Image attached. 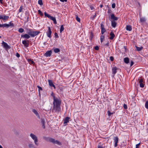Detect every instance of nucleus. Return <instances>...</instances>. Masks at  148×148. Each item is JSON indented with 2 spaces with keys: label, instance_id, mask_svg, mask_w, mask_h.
Returning <instances> with one entry per match:
<instances>
[{
  "label": "nucleus",
  "instance_id": "nucleus-61",
  "mask_svg": "<svg viewBox=\"0 0 148 148\" xmlns=\"http://www.w3.org/2000/svg\"><path fill=\"white\" fill-rule=\"evenodd\" d=\"M90 8L91 10L93 9L94 8L92 7H90Z\"/></svg>",
  "mask_w": 148,
  "mask_h": 148
},
{
  "label": "nucleus",
  "instance_id": "nucleus-32",
  "mask_svg": "<svg viewBox=\"0 0 148 148\" xmlns=\"http://www.w3.org/2000/svg\"><path fill=\"white\" fill-rule=\"evenodd\" d=\"M145 107L147 109H148V101H147L145 104Z\"/></svg>",
  "mask_w": 148,
  "mask_h": 148
},
{
  "label": "nucleus",
  "instance_id": "nucleus-45",
  "mask_svg": "<svg viewBox=\"0 0 148 148\" xmlns=\"http://www.w3.org/2000/svg\"><path fill=\"white\" fill-rule=\"evenodd\" d=\"M140 143H138L136 145V148H139V147L140 145Z\"/></svg>",
  "mask_w": 148,
  "mask_h": 148
},
{
  "label": "nucleus",
  "instance_id": "nucleus-6",
  "mask_svg": "<svg viewBox=\"0 0 148 148\" xmlns=\"http://www.w3.org/2000/svg\"><path fill=\"white\" fill-rule=\"evenodd\" d=\"M13 26L14 24L11 22L9 23V24H3V27H6L7 28L9 27L10 26Z\"/></svg>",
  "mask_w": 148,
  "mask_h": 148
},
{
  "label": "nucleus",
  "instance_id": "nucleus-16",
  "mask_svg": "<svg viewBox=\"0 0 148 148\" xmlns=\"http://www.w3.org/2000/svg\"><path fill=\"white\" fill-rule=\"evenodd\" d=\"M111 19L113 20V21H117L118 20V18L115 16L114 14H112L111 15Z\"/></svg>",
  "mask_w": 148,
  "mask_h": 148
},
{
  "label": "nucleus",
  "instance_id": "nucleus-39",
  "mask_svg": "<svg viewBox=\"0 0 148 148\" xmlns=\"http://www.w3.org/2000/svg\"><path fill=\"white\" fill-rule=\"evenodd\" d=\"M115 6H116V4H115V3H112V8H114L115 7Z\"/></svg>",
  "mask_w": 148,
  "mask_h": 148
},
{
  "label": "nucleus",
  "instance_id": "nucleus-40",
  "mask_svg": "<svg viewBox=\"0 0 148 148\" xmlns=\"http://www.w3.org/2000/svg\"><path fill=\"white\" fill-rule=\"evenodd\" d=\"M108 116H110L111 115V114H112V113H111L109 111H108Z\"/></svg>",
  "mask_w": 148,
  "mask_h": 148
},
{
  "label": "nucleus",
  "instance_id": "nucleus-44",
  "mask_svg": "<svg viewBox=\"0 0 148 148\" xmlns=\"http://www.w3.org/2000/svg\"><path fill=\"white\" fill-rule=\"evenodd\" d=\"M99 49V47L98 46H96L95 47V49L96 50H97Z\"/></svg>",
  "mask_w": 148,
  "mask_h": 148
},
{
  "label": "nucleus",
  "instance_id": "nucleus-10",
  "mask_svg": "<svg viewBox=\"0 0 148 148\" xmlns=\"http://www.w3.org/2000/svg\"><path fill=\"white\" fill-rule=\"evenodd\" d=\"M43 138L46 141L49 142L51 143L53 138L44 136L43 137Z\"/></svg>",
  "mask_w": 148,
  "mask_h": 148
},
{
  "label": "nucleus",
  "instance_id": "nucleus-4",
  "mask_svg": "<svg viewBox=\"0 0 148 148\" xmlns=\"http://www.w3.org/2000/svg\"><path fill=\"white\" fill-rule=\"evenodd\" d=\"M40 32L39 31H30L28 32V34L32 37H34L38 35Z\"/></svg>",
  "mask_w": 148,
  "mask_h": 148
},
{
  "label": "nucleus",
  "instance_id": "nucleus-47",
  "mask_svg": "<svg viewBox=\"0 0 148 148\" xmlns=\"http://www.w3.org/2000/svg\"><path fill=\"white\" fill-rule=\"evenodd\" d=\"M143 80L142 79H141L139 81V83H143Z\"/></svg>",
  "mask_w": 148,
  "mask_h": 148
},
{
  "label": "nucleus",
  "instance_id": "nucleus-18",
  "mask_svg": "<svg viewBox=\"0 0 148 148\" xmlns=\"http://www.w3.org/2000/svg\"><path fill=\"white\" fill-rule=\"evenodd\" d=\"M49 85L51 86H53L54 88H56L55 85L53 84V83L51 80H48Z\"/></svg>",
  "mask_w": 148,
  "mask_h": 148
},
{
  "label": "nucleus",
  "instance_id": "nucleus-8",
  "mask_svg": "<svg viewBox=\"0 0 148 148\" xmlns=\"http://www.w3.org/2000/svg\"><path fill=\"white\" fill-rule=\"evenodd\" d=\"M48 31L47 32V36L50 38H51V29L49 27H48Z\"/></svg>",
  "mask_w": 148,
  "mask_h": 148
},
{
  "label": "nucleus",
  "instance_id": "nucleus-33",
  "mask_svg": "<svg viewBox=\"0 0 148 148\" xmlns=\"http://www.w3.org/2000/svg\"><path fill=\"white\" fill-rule=\"evenodd\" d=\"M38 3L40 5H42V0H39L38 1Z\"/></svg>",
  "mask_w": 148,
  "mask_h": 148
},
{
  "label": "nucleus",
  "instance_id": "nucleus-7",
  "mask_svg": "<svg viewBox=\"0 0 148 148\" xmlns=\"http://www.w3.org/2000/svg\"><path fill=\"white\" fill-rule=\"evenodd\" d=\"M40 122L41 123L42 125V127L43 129L45 128V120L43 118H41L40 120Z\"/></svg>",
  "mask_w": 148,
  "mask_h": 148
},
{
  "label": "nucleus",
  "instance_id": "nucleus-50",
  "mask_svg": "<svg viewBox=\"0 0 148 148\" xmlns=\"http://www.w3.org/2000/svg\"><path fill=\"white\" fill-rule=\"evenodd\" d=\"M16 56L18 58L20 56L19 54L18 53H16Z\"/></svg>",
  "mask_w": 148,
  "mask_h": 148
},
{
  "label": "nucleus",
  "instance_id": "nucleus-13",
  "mask_svg": "<svg viewBox=\"0 0 148 148\" xmlns=\"http://www.w3.org/2000/svg\"><path fill=\"white\" fill-rule=\"evenodd\" d=\"M2 44L5 49H7L9 48V47L8 46L7 43L4 42V41H3Z\"/></svg>",
  "mask_w": 148,
  "mask_h": 148
},
{
  "label": "nucleus",
  "instance_id": "nucleus-2",
  "mask_svg": "<svg viewBox=\"0 0 148 148\" xmlns=\"http://www.w3.org/2000/svg\"><path fill=\"white\" fill-rule=\"evenodd\" d=\"M30 138L34 141V143L36 146H38V139L37 136L34 134L31 133L29 134Z\"/></svg>",
  "mask_w": 148,
  "mask_h": 148
},
{
  "label": "nucleus",
  "instance_id": "nucleus-34",
  "mask_svg": "<svg viewBox=\"0 0 148 148\" xmlns=\"http://www.w3.org/2000/svg\"><path fill=\"white\" fill-rule=\"evenodd\" d=\"M28 61L30 63H31L32 64H34V62L33 61L31 60L30 59H28Z\"/></svg>",
  "mask_w": 148,
  "mask_h": 148
},
{
  "label": "nucleus",
  "instance_id": "nucleus-31",
  "mask_svg": "<svg viewBox=\"0 0 148 148\" xmlns=\"http://www.w3.org/2000/svg\"><path fill=\"white\" fill-rule=\"evenodd\" d=\"M24 31L23 29L22 28H20L18 29V32L20 33H22L24 32Z\"/></svg>",
  "mask_w": 148,
  "mask_h": 148
},
{
  "label": "nucleus",
  "instance_id": "nucleus-53",
  "mask_svg": "<svg viewBox=\"0 0 148 148\" xmlns=\"http://www.w3.org/2000/svg\"><path fill=\"white\" fill-rule=\"evenodd\" d=\"M134 64V62L133 61H132L130 64V66H131Z\"/></svg>",
  "mask_w": 148,
  "mask_h": 148
},
{
  "label": "nucleus",
  "instance_id": "nucleus-20",
  "mask_svg": "<svg viewBox=\"0 0 148 148\" xmlns=\"http://www.w3.org/2000/svg\"><path fill=\"white\" fill-rule=\"evenodd\" d=\"M111 25H112V26L113 27H115L116 26V23L114 21H111Z\"/></svg>",
  "mask_w": 148,
  "mask_h": 148
},
{
  "label": "nucleus",
  "instance_id": "nucleus-9",
  "mask_svg": "<svg viewBox=\"0 0 148 148\" xmlns=\"http://www.w3.org/2000/svg\"><path fill=\"white\" fill-rule=\"evenodd\" d=\"M114 140L115 142L114 147H116L118 142V138L117 137H115L114 138Z\"/></svg>",
  "mask_w": 148,
  "mask_h": 148
},
{
  "label": "nucleus",
  "instance_id": "nucleus-24",
  "mask_svg": "<svg viewBox=\"0 0 148 148\" xmlns=\"http://www.w3.org/2000/svg\"><path fill=\"white\" fill-rule=\"evenodd\" d=\"M21 37L26 38L27 39H28L30 37V36L27 34H25L23 35H22Z\"/></svg>",
  "mask_w": 148,
  "mask_h": 148
},
{
  "label": "nucleus",
  "instance_id": "nucleus-3",
  "mask_svg": "<svg viewBox=\"0 0 148 148\" xmlns=\"http://www.w3.org/2000/svg\"><path fill=\"white\" fill-rule=\"evenodd\" d=\"M44 14L45 16L48 17L51 20L53 21V23L55 24H57V21L56 20V19L55 17H53L50 16V15L48 14L46 12H45L44 13Z\"/></svg>",
  "mask_w": 148,
  "mask_h": 148
},
{
  "label": "nucleus",
  "instance_id": "nucleus-5",
  "mask_svg": "<svg viewBox=\"0 0 148 148\" xmlns=\"http://www.w3.org/2000/svg\"><path fill=\"white\" fill-rule=\"evenodd\" d=\"M51 143L53 144H56L60 146L62 145L61 143L60 142L57 140H56L55 139L53 138H52Z\"/></svg>",
  "mask_w": 148,
  "mask_h": 148
},
{
  "label": "nucleus",
  "instance_id": "nucleus-60",
  "mask_svg": "<svg viewBox=\"0 0 148 148\" xmlns=\"http://www.w3.org/2000/svg\"><path fill=\"white\" fill-rule=\"evenodd\" d=\"M51 96H52L53 97V96H54L53 95V93L52 92L51 94Z\"/></svg>",
  "mask_w": 148,
  "mask_h": 148
},
{
  "label": "nucleus",
  "instance_id": "nucleus-48",
  "mask_svg": "<svg viewBox=\"0 0 148 148\" xmlns=\"http://www.w3.org/2000/svg\"><path fill=\"white\" fill-rule=\"evenodd\" d=\"M54 35H55V36H56V38H58V34L57 33H55Z\"/></svg>",
  "mask_w": 148,
  "mask_h": 148
},
{
  "label": "nucleus",
  "instance_id": "nucleus-42",
  "mask_svg": "<svg viewBox=\"0 0 148 148\" xmlns=\"http://www.w3.org/2000/svg\"><path fill=\"white\" fill-rule=\"evenodd\" d=\"M123 107L125 109H127V105L125 104L123 105Z\"/></svg>",
  "mask_w": 148,
  "mask_h": 148
},
{
  "label": "nucleus",
  "instance_id": "nucleus-41",
  "mask_svg": "<svg viewBox=\"0 0 148 148\" xmlns=\"http://www.w3.org/2000/svg\"><path fill=\"white\" fill-rule=\"evenodd\" d=\"M136 4H137V6H139L140 7V8H140V3L138 2H137L136 3Z\"/></svg>",
  "mask_w": 148,
  "mask_h": 148
},
{
  "label": "nucleus",
  "instance_id": "nucleus-19",
  "mask_svg": "<svg viewBox=\"0 0 148 148\" xmlns=\"http://www.w3.org/2000/svg\"><path fill=\"white\" fill-rule=\"evenodd\" d=\"M117 68L115 67H113L112 69V74H114V75L116 73Z\"/></svg>",
  "mask_w": 148,
  "mask_h": 148
},
{
  "label": "nucleus",
  "instance_id": "nucleus-29",
  "mask_svg": "<svg viewBox=\"0 0 148 148\" xmlns=\"http://www.w3.org/2000/svg\"><path fill=\"white\" fill-rule=\"evenodd\" d=\"M3 16V20H8L9 18L8 16Z\"/></svg>",
  "mask_w": 148,
  "mask_h": 148
},
{
  "label": "nucleus",
  "instance_id": "nucleus-63",
  "mask_svg": "<svg viewBox=\"0 0 148 148\" xmlns=\"http://www.w3.org/2000/svg\"><path fill=\"white\" fill-rule=\"evenodd\" d=\"M22 7L21 6L19 9H22Z\"/></svg>",
  "mask_w": 148,
  "mask_h": 148
},
{
  "label": "nucleus",
  "instance_id": "nucleus-21",
  "mask_svg": "<svg viewBox=\"0 0 148 148\" xmlns=\"http://www.w3.org/2000/svg\"><path fill=\"white\" fill-rule=\"evenodd\" d=\"M110 39L111 40H113L115 36L114 34L112 32H111L110 34Z\"/></svg>",
  "mask_w": 148,
  "mask_h": 148
},
{
  "label": "nucleus",
  "instance_id": "nucleus-27",
  "mask_svg": "<svg viewBox=\"0 0 148 148\" xmlns=\"http://www.w3.org/2000/svg\"><path fill=\"white\" fill-rule=\"evenodd\" d=\"M54 52L56 53H57L60 51V50L59 49L56 48L54 49Z\"/></svg>",
  "mask_w": 148,
  "mask_h": 148
},
{
  "label": "nucleus",
  "instance_id": "nucleus-58",
  "mask_svg": "<svg viewBox=\"0 0 148 148\" xmlns=\"http://www.w3.org/2000/svg\"><path fill=\"white\" fill-rule=\"evenodd\" d=\"M100 8H101L103 7V5L102 4H101V5H100Z\"/></svg>",
  "mask_w": 148,
  "mask_h": 148
},
{
  "label": "nucleus",
  "instance_id": "nucleus-54",
  "mask_svg": "<svg viewBox=\"0 0 148 148\" xmlns=\"http://www.w3.org/2000/svg\"><path fill=\"white\" fill-rule=\"evenodd\" d=\"M60 1L62 2H66L67 0H60Z\"/></svg>",
  "mask_w": 148,
  "mask_h": 148
},
{
  "label": "nucleus",
  "instance_id": "nucleus-11",
  "mask_svg": "<svg viewBox=\"0 0 148 148\" xmlns=\"http://www.w3.org/2000/svg\"><path fill=\"white\" fill-rule=\"evenodd\" d=\"M32 111L34 114L36 115L37 116V117L38 119H40V117L39 114L36 110L33 109L32 110Z\"/></svg>",
  "mask_w": 148,
  "mask_h": 148
},
{
  "label": "nucleus",
  "instance_id": "nucleus-59",
  "mask_svg": "<svg viewBox=\"0 0 148 148\" xmlns=\"http://www.w3.org/2000/svg\"><path fill=\"white\" fill-rule=\"evenodd\" d=\"M98 148H103L102 147L99 146Z\"/></svg>",
  "mask_w": 148,
  "mask_h": 148
},
{
  "label": "nucleus",
  "instance_id": "nucleus-37",
  "mask_svg": "<svg viewBox=\"0 0 148 148\" xmlns=\"http://www.w3.org/2000/svg\"><path fill=\"white\" fill-rule=\"evenodd\" d=\"M140 87H141V88H143V87H144V85L143 84V83H140Z\"/></svg>",
  "mask_w": 148,
  "mask_h": 148
},
{
  "label": "nucleus",
  "instance_id": "nucleus-26",
  "mask_svg": "<svg viewBox=\"0 0 148 148\" xmlns=\"http://www.w3.org/2000/svg\"><path fill=\"white\" fill-rule=\"evenodd\" d=\"M64 29V28L63 25H62L60 26V32L61 33Z\"/></svg>",
  "mask_w": 148,
  "mask_h": 148
},
{
  "label": "nucleus",
  "instance_id": "nucleus-49",
  "mask_svg": "<svg viewBox=\"0 0 148 148\" xmlns=\"http://www.w3.org/2000/svg\"><path fill=\"white\" fill-rule=\"evenodd\" d=\"M111 8V7H110V6L109 5H107V9L108 8V9H110Z\"/></svg>",
  "mask_w": 148,
  "mask_h": 148
},
{
  "label": "nucleus",
  "instance_id": "nucleus-22",
  "mask_svg": "<svg viewBox=\"0 0 148 148\" xmlns=\"http://www.w3.org/2000/svg\"><path fill=\"white\" fill-rule=\"evenodd\" d=\"M132 27L130 25H127L126 26V30L128 31H131L132 30Z\"/></svg>",
  "mask_w": 148,
  "mask_h": 148
},
{
  "label": "nucleus",
  "instance_id": "nucleus-51",
  "mask_svg": "<svg viewBox=\"0 0 148 148\" xmlns=\"http://www.w3.org/2000/svg\"><path fill=\"white\" fill-rule=\"evenodd\" d=\"M96 16V14H95V15H93V17H92V20H93L95 18Z\"/></svg>",
  "mask_w": 148,
  "mask_h": 148
},
{
  "label": "nucleus",
  "instance_id": "nucleus-57",
  "mask_svg": "<svg viewBox=\"0 0 148 148\" xmlns=\"http://www.w3.org/2000/svg\"><path fill=\"white\" fill-rule=\"evenodd\" d=\"M3 27V24L1 25V24H0V27Z\"/></svg>",
  "mask_w": 148,
  "mask_h": 148
},
{
  "label": "nucleus",
  "instance_id": "nucleus-43",
  "mask_svg": "<svg viewBox=\"0 0 148 148\" xmlns=\"http://www.w3.org/2000/svg\"><path fill=\"white\" fill-rule=\"evenodd\" d=\"M38 13L41 15H42V12L40 10H39L38 11Z\"/></svg>",
  "mask_w": 148,
  "mask_h": 148
},
{
  "label": "nucleus",
  "instance_id": "nucleus-35",
  "mask_svg": "<svg viewBox=\"0 0 148 148\" xmlns=\"http://www.w3.org/2000/svg\"><path fill=\"white\" fill-rule=\"evenodd\" d=\"M140 21L141 22H144L145 21V19L144 18H140Z\"/></svg>",
  "mask_w": 148,
  "mask_h": 148
},
{
  "label": "nucleus",
  "instance_id": "nucleus-56",
  "mask_svg": "<svg viewBox=\"0 0 148 148\" xmlns=\"http://www.w3.org/2000/svg\"><path fill=\"white\" fill-rule=\"evenodd\" d=\"M109 43L108 42L107 43H106V44H105V45L106 46H108L109 45Z\"/></svg>",
  "mask_w": 148,
  "mask_h": 148
},
{
  "label": "nucleus",
  "instance_id": "nucleus-30",
  "mask_svg": "<svg viewBox=\"0 0 148 148\" xmlns=\"http://www.w3.org/2000/svg\"><path fill=\"white\" fill-rule=\"evenodd\" d=\"M76 20L78 22H80V19L78 17L77 15L76 16Z\"/></svg>",
  "mask_w": 148,
  "mask_h": 148
},
{
  "label": "nucleus",
  "instance_id": "nucleus-14",
  "mask_svg": "<svg viewBox=\"0 0 148 148\" xmlns=\"http://www.w3.org/2000/svg\"><path fill=\"white\" fill-rule=\"evenodd\" d=\"M52 53L51 51H47L45 54L44 55L46 57L50 56Z\"/></svg>",
  "mask_w": 148,
  "mask_h": 148
},
{
  "label": "nucleus",
  "instance_id": "nucleus-46",
  "mask_svg": "<svg viewBox=\"0 0 148 148\" xmlns=\"http://www.w3.org/2000/svg\"><path fill=\"white\" fill-rule=\"evenodd\" d=\"M110 59L111 61H113L114 60V58L112 56H110Z\"/></svg>",
  "mask_w": 148,
  "mask_h": 148
},
{
  "label": "nucleus",
  "instance_id": "nucleus-38",
  "mask_svg": "<svg viewBox=\"0 0 148 148\" xmlns=\"http://www.w3.org/2000/svg\"><path fill=\"white\" fill-rule=\"evenodd\" d=\"M37 87L38 88V90L39 92L40 91V90H42V88L41 87H40L39 86H38Z\"/></svg>",
  "mask_w": 148,
  "mask_h": 148
},
{
  "label": "nucleus",
  "instance_id": "nucleus-62",
  "mask_svg": "<svg viewBox=\"0 0 148 148\" xmlns=\"http://www.w3.org/2000/svg\"><path fill=\"white\" fill-rule=\"evenodd\" d=\"M0 148H3L2 146L1 145H0Z\"/></svg>",
  "mask_w": 148,
  "mask_h": 148
},
{
  "label": "nucleus",
  "instance_id": "nucleus-17",
  "mask_svg": "<svg viewBox=\"0 0 148 148\" xmlns=\"http://www.w3.org/2000/svg\"><path fill=\"white\" fill-rule=\"evenodd\" d=\"M70 119V118L68 117H66L64 119V124H66L69 121V120Z\"/></svg>",
  "mask_w": 148,
  "mask_h": 148
},
{
  "label": "nucleus",
  "instance_id": "nucleus-1",
  "mask_svg": "<svg viewBox=\"0 0 148 148\" xmlns=\"http://www.w3.org/2000/svg\"><path fill=\"white\" fill-rule=\"evenodd\" d=\"M53 106L52 109L53 112H57L60 111L61 109L60 105L61 103V100L53 96Z\"/></svg>",
  "mask_w": 148,
  "mask_h": 148
},
{
  "label": "nucleus",
  "instance_id": "nucleus-12",
  "mask_svg": "<svg viewBox=\"0 0 148 148\" xmlns=\"http://www.w3.org/2000/svg\"><path fill=\"white\" fill-rule=\"evenodd\" d=\"M28 147L29 148H36L35 145L32 142L29 143H28Z\"/></svg>",
  "mask_w": 148,
  "mask_h": 148
},
{
  "label": "nucleus",
  "instance_id": "nucleus-25",
  "mask_svg": "<svg viewBox=\"0 0 148 148\" xmlns=\"http://www.w3.org/2000/svg\"><path fill=\"white\" fill-rule=\"evenodd\" d=\"M136 50L138 51H140L142 49L143 47H138L137 46H135Z\"/></svg>",
  "mask_w": 148,
  "mask_h": 148
},
{
  "label": "nucleus",
  "instance_id": "nucleus-64",
  "mask_svg": "<svg viewBox=\"0 0 148 148\" xmlns=\"http://www.w3.org/2000/svg\"><path fill=\"white\" fill-rule=\"evenodd\" d=\"M22 10H19V12H21Z\"/></svg>",
  "mask_w": 148,
  "mask_h": 148
},
{
  "label": "nucleus",
  "instance_id": "nucleus-36",
  "mask_svg": "<svg viewBox=\"0 0 148 148\" xmlns=\"http://www.w3.org/2000/svg\"><path fill=\"white\" fill-rule=\"evenodd\" d=\"M104 37L103 36H101L100 37L101 42H102L103 41V40L104 38Z\"/></svg>",
  "mask_w": 148,
  "mask_h": 148
},
{
  "label": "nucleus",
  "instance_id": "nucleus-28",
  "mask_svg": "<svg viewBox=\"0 0 148 148\" xmlns=\"http://www.w3.org/2000/svg\"><path fill=\"white\" fill-rule=\"evenodd\" d=\"M106 31V30L104 28H102V29H101V33L102 34H103V33L105 32Z\"/></svg>",
  "mask_w": 148,
  "mask_h": 148
},
{
  "label": "nucleus",
  "instance_id": "nucleus-52",
  "mask_svg": "<svg viewBox=\"0 0 148 148\" xmlns=\"http://www.w3.org/2000/svg\"><path fill=\"white\" fill-rule=\"evenodd\" d=\"M101 29H102V28H104V25L102 24H101Z\"/></svg>",
  "mask_w": 148,
  "mask_h": 148
},
{
  "label": "nucleus",
  "instance_id": "nucleus-23",
  "mask_svg": "<svg viewBox=\"0 0 148 148\" xmlns=\"http://www.w3.org/2000/svg\"><path fill=\"white\" fill-rule=\"evenodd\" d=\"M124 61L125 63L126 64L128 63L129 62V58L127 57L125 58H124Z\"/></svg>",
  "mask_w": 148,
  "mask_h": 148
},
{
  "label": "nucleus",
  "instance_id": "nucleus-15",
  "mask_svg": "<svg viewBox=\"0 0 148 148\" xmlns=\"http://www.w3.org/2000/svg\"><path fill=\"white\" fill-rule=\"evenodd\" d=\"M29 42V41L28 40L27 41L24 40L23 41L22 43L25 47H27L28 46Z\"/></svg>",
  "mask_w": 148,
  "mask_h": 148
},
{
  "label": "nucleus",
  "instance_id": "nucleus-55",
  "mask_svg": "<svg viewBox=\"0 0 148 148\" xmlns=\"http://www.w3.org/2000/svg\"><path fill=\"white\" fill-rule=\"evenodd\" d=\"M3 16H0V19H3Z\"/></svg>",
  "mask_w": 148,
  "mask_h": 148
}]
</instances>
